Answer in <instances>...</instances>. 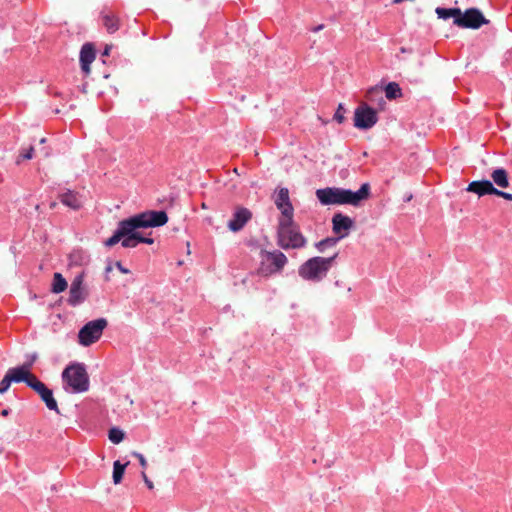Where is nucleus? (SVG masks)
<instances>
[{"mask_svg": "<svg viewBox=\"0 0 512 512\" xmlns=\"http://www.w3.org/2000/svg\"><path fill=\"white\" fill-rule=\"evenodd\" d=\"M167 222L168 216L165 211H145L139 213L121 220L113 235L104 244L106 247H112L121 242L124 248H135L140 243L153 244L154 240L152 238L142 236L137 230L140 228L160 227Z\"/></svg>", "mask_w": 512, "mask_h": 512, "instance_id": "f257e3e1", "label": "nucleus"}, {"mask_svg": "<svg viewBox=\"0 0 512 512\" xmlns=\"http://www.w3.org/2000/svg\"><path fill=\"white\" fill-rule=\"evenodd\" d=\"M316 197L322 205H352L359 206L370 197L369 183H363L357 191L340 187H326L316 190Z\"/></svg>", "mask_w": 512, "mask_h": 512, "instance_id": "f03ea898", "label": "nucleus"}, {"mask_svg": "<svg viewBox=\"0 0 512 512\" xmlns=\"http://www.w3.org/2000/svg\"><path fill=\"white\" fill-rule=\"evenodd\" d=\"M276 238L277 245L284 250L303 248L307 243L299 226L290 217L279 218Z\"/></svg>", "mask_w": 512, "mask_h": 512, "instance_id": "7ed1b4c3", "label": "nucleus"}, {"mask_svg": "<svg viewBox=\"0 0 512 512\" xmlns=\"http://www.w3.org/2000/svg\"><path fill=\"white\" fill-rule=\"evenodd\" d=\"M337 257L338 252L330 257H312L300 265L298 274L304 280L319 282L326 277Z\"/></svg>", "mask_w": 512, "mask_h": 512, "instance_id": "20e7f679", "label": "nucleus"}, {"mask_svg": "<svg viewBox=\"0 0 512 512\" xmlns=\"http://www.w3.org/2000/svg\"><path fill=\"white\" fill-rule=\"evenodd\" d=\"M64 389L71 393H83L89 389V376L83 363L68 365L62 372Z\"/></svg>", "mask_w": 512, "mask_h": 512, "instance_id": "39448f33", "label": "nucleus"}, {"mask_svg": "<svg viewBox=\"0 0 512 512\" xmlns=\"http://www.w3.org/2000/svg\"><path fill=\"white\" fill-rule=\"evenodd\" d=\"M259 256L260 262L256 274L264 278L280 274L288 263L286 255L280 250L267 251L262 249Z\"/></svg>", "mask_w": 512, "mask_h": 512, "instance_id": "423d86ee", "label": "nucleus"}, {"mask_svg": "<svg viewBox=\"0 0 512 512\" xmlns=\"http://www.w3.org/2000/svg\"><path fill=\"white\" fill-rule=\"evenodd\" d=\"M107 325L106 318H98L87 322L78 332L79 344L88 347L97 342Z\"/></svg>", "mask_w": 512, "mask_h": 512, "instance_id": "0eeeda50", "label": "nucleus"}, {"mask_svg": "<svg viewBox=\"0 0 512 512\" xmlns=\"http://www.w3.org/2000/svg\"><path fill=\"white\" fill-rule=\"evenodd\" d=\"M85 272L77 274L71 281L67 303L71 307L83 304L89 297V290L84 284Z\"/></svg>", "mask_w": 512, "mask_h": 512, "instance_id": "6e6552de", "label": "nucleus"}, {"mask_svg": "<svg viewBox=\"0 0 512 512\" xmlns=\"http://www.w3.org/2000/svg\"><path fill=\"white\" fill-rule=\"evenodd\" d=\"M377 121L378 115L376 110L366 103L360 104L354 111V126L358 129H370Z\"/></svg>", "mask_w": 512, "mask_h": 512, "instance_id": "1a4fd4ad", "label": "nucleus"}, {"mask_svg": "<svg viewBox=\"0 0 512 512\" xmlns=\"http://www.w3.org/2000/svg\"><path fill=\"white\" fill-rule=\"evenodd\" d=\"M455 25L463 28L478 29L482 25L487 24L483 14L476 8L467 9L464 14L460 12L459 17L453 21Z\"/></svg>", "mask_w": 512, "mask_h": 512, "instance_id": "9d476101", "label": "nucleus"}, {"mask_svg": "<svg viewBox=\"0 0 512 512\" xmlns=\"http://www.w3.org/2000/svg\"><path fill=\"white\" fill-rule=\"evenodd\" d=\"M467 191L473 192L480 197L493 194L506 200L512 201V193L497 189L490 180L472 181L469 183Z\"/></svg>", "mask_w": 512, "mask_h": 512, "instance_id": "9b49d317", "label": "nucleus"}, {"mask_svg": "<svg viewBox=\"0 0 512 512\" xmlns=\"http://www.w3.org/2000/svg\"><path fill=\"white\" fill-rule=\"evenodd\" d=\"M30 388L40 396L41 400L45 403L49 410L55 411L57 414L60 413L57 401L53 396V391L48 388L42 381L36 378L35 381L31 383Z\"/></svg>", "mask_w": 512, "mask_h": 512, "instance_id": "f8f14e48", "label": "nucleus"}, {"mask_svg": "<svg viewBox=\"0 0 512 512\" xmlns=\"http://www.w3.org/2000/svg\"><path fill=\"white\" fill-rule=\"evenodd\" d=\"M274 203L281 212L280 218L294 217V208L290 201L289 190L287 188L282 187L277 191L274 197Z\"/></svg>", "mask_w": 512, "mask_h": 512, "instance_id": "ddd939ff", "label": "nucleus"}, {"mask_svg": "<svg viewBox=\"0 0 512 512\" xmlns=\"http://www.w3.org/2000/svg\"><path fill=\"white\" fill-rule=\"evenodd\" d=\"M353 226L354 221L347 215L335 213L332 217V230L338 235L339 240L346 237Z\"/></svg>", "mask_w": 512, "mask_h": 512, "instance_id": "4468645a", "label": "nucleus"}, {"mask_svg": "<svg viewBox=\"0 0 512 512\" xmlns=\"http://www.w3.org/2000/svg\"><path fill=\"white\" fill-rule=\"evenodd\" d=\"M28 365H21L8 369L7 375L13 383L24 382L30 388L31 383L37 378L31 371L27 370Z\"/></svg>", "mask_w": 512, "mask_h": 512, "instance_id": "2eb2a0df", "label": "nucleus"}, {"mask_svg": "<svg viewBox=\"0 0 512 512\" xmlns=\"http://www.w3.org/2000/svg\"><path fill=\"white\" fill-rule=\"evenodd\" d=\"M251 218L252 213L249 209L245 207H238L233 213V216L227 226L232 232H238L244 228Z\"/></svg>", "mask_w": 512, "mask_h": 512, "instance_id": "dca6fc26", "label": "nucleus"}, {"mask_svg": "<svg viewBox=\"0 0 512 512\" xmlns=\"http://www.w3.org/2000/svg\"><path fill=\"white\" fill-rule=\"evenodd\" d=\"M96 57L95 48L91 43H85L80 50L81 69L85 74L90 73V64Z\"/></svg>", "mask_w": 512, "mask_h": 512, "instance_id": "f3484780", "label": "nucleus"}, {"mask_svg": "<svg viewBox=\"0 0 512 512\" xmlns=\"http://www.w3.org/2000/svg\"><path fill=\"white\" fill-rule=\"evenodd\" d=\"M101 19L104 27L109 34H113L120 28V19L112 11L103 10L101 12Z\"/></svg>", "mask_w": 512, "mask_h": 512, "instance_id": "a211bd4d", "label": "nucleus"}, {"mask_svg": "<svg viewBox=\"0 0 512 512\" xmlns=\"http://www.w3.org/2000/svg\"><path fill=\"white\" fill-rule=\"evenodd\" d=\"M61 203L73 210H78L82 207V201L77 192L67 190L59 195Z\"/></svg>", "mask_w": 512, "mask_h": 512, "instance_id": "6ab92c4d", "label": "nucleus"}, {"mask_svg": "<svg viewBox=\"0 0 512 512\" xmlns=\"http://www.w3.org/2000/svg\"><path fill=\"white\" fill-rule=\"evenodd\" d=\"M492 183L500 188L509 187L508 172L504 168H496L491 173Z\"/></svg>", "mask_w": 512, "mask_h": 512, "instance_id": "aec40b11", "label": "nucleus"}, {"mask_svg": "<svg viewBox=\"0 0 512 512\" xmlns=\"http://www.w3.org/2000/svg\"><path fill=\"white\" fill-rule=\"evenodd\" d=\"M67 286V281L63 277V275L59 272L54 273L51 291L55 294H59L61 292H64L67 289Z\"/></svg>", "mask_w": 512, "mask_h": 512, "instance_id": "412c9836", "label": "nucleus"}, {"mask_svg": "<svg viewBox=\"0 0 512 512\" xmlns=\"http://www.w3.org/2000/svg\"><path fill=\"white\" fill-rule=\"evenodd\" d=\"M460 11L461 10L459 8H442V7L436 8V14L438 15V18L444 19V20H447L450 18H453L455 20L456 17H459Z\"/></svg>", "mask_w": 512, "mask_h": 512, "instance_id": "4be33fe9", "label": "nucleus"}, {"mask_svg": "<svg viewBox=\"0 0 512 512\" xmlns=\"http://www.w3.org/2000/svg\"><path fill=\"white\" fill-rule=\"evenodd\" d=\"M128 464H129V462L122 464L119 460H116L113 463L112 477H113L114 484H119L121 482L124 472H125V468L127 467Z\"/></svg>", "mask_w": 512, "mask_h": 512, "instance_id": "5701e85b", "label": "nucleus"}, {"mask_svg": "<svg viewBox=\"0 0 512 512\" xmlns=\"http://www.w3.org/2000/svg\"><path fill=\"white\" fill-rule=\"evenodd\" d=\"M385 95L387 99H396L402 96V90L398 83L390 82L385 87Z\"/></svg>", "mask_w": 512, "mask_h": 512, "instance_id": "b1692460", "label": "nucleus"}, {"mask_svg": "<svg viewBox=\"0 0 512 512\" xmlns=\"http://www.w3.org/2000/svg\"><path fill=\"white\" fill-rule=\"evenodd\" d=\"M339 238L336 237H327L319 242L315 243V248L319 253H324L328 248L336 246Z\"/></svg>", "mask_w": 512, "mask_h": 512, "instance_id": "393cba45", "label": "nucleus"}, {"mask_svg": "<svg viewBox=\"0 0 512 512\" xmlns=\"http://www.w3.org/2000/svg\"><path fill=\"white\" fill-rule=\"evenodd\" d=\"M124 436V432L117 427L111 428L108 433L109 440L114 444H119L121 441H123Z\"/></svg>", "mask_w": 512, "mask_h": 512, "instance_id": "a878e982", "label": "nucleus"}, {"mask_svg": "<svg viewBox=\"0 0 512 512\" xmlns=\"http://www.w3.org/2000/svg\"><path fill=\"white\" fill-rule=\"evenodd\" d=\"M33 155H34V147L33 146H29L28 148H23L20 151L19 159H17L16 163L19 164L20 159L30 160L33 158Z\"/></svg>", "mask_w": 512, "mask_h": 512, "instance_id": "bb28decb", "label": "nucleus"}, {"mask_svg": "<svg viewBox=\"0 0 512 512\" xmlns=\"http://www.w3.org/2000/svg\"><path fill=\"white\" fill-rule=\"evenodd\" d=\"M11 383V379L6 374L4 378L0 381V394L5 393L9 389Z\"/></svg>", "mask_w": 512, "mask_h": 512, "instance_id": "cd10ccee", "label": "nucleus"}, {"mask_svg": "<svg viewBox=\"0 0 512 512\" xmlns=\"http://www.w3.org/2000/svg\"><path fill=\"white\" fill-rule=\"evenodd\" d=\"M344 108H343V105L342 104H339L335 114H334V119L338 122V123H342L345 119L344 117Z\"/></svg>", "mask_w": 512, "mask_h": 512, "instance_id": "c85d7f7f", "label": "nucleus"}, {"mask_svg": "<svg viewBox=\"0 0 512 512\" xmlns=\"http://www.w3.org/2000/svg\"><path fill=\"white\" fill-rule=\"evenodd\" d=\"M132 456L136 457L139 461V464L141 465V467L143 469H145L147 467V461L144 457L143 454L139 453V452H132Z\"/></svg>", "mask_w": 512, "mask_h": 512, "instance_id": "c756f323", "label": "nucleus"}, {"mask_svg": "<svg viewBox=\"0 0 512 512\" xmlns=\"http://www.w3.org/2000/svg\"><path fill=\"white\" fill-rule=\"evenodd\" d=\"M37 359V354L36 353H33L31 355H28L27 356V361L23 364V365H28L27 367V370L30 371L34 362L36 361Z\"/></svg>", "mask_w": 512, "mask_h": 512, "instance_id": "7c9ffc66", "label": "nucleus"}, {"mask_svg": "<svg viewBox=\"0 0 512 512\" xmlns=\"http://www.w3.org/2000/svg\"><path fill=\"white\" fill-rule=\"evenodd\" d=\"M141 476H142V479L145 482L147 488L152 490L154 488L153 482L148 478V476L146 475V473L144 471L141 473Z\"/></svg>", "mask_w": 512, "mask_h": 512, "instance_id": "2f4dec72", "label": "nucleus"}, {"mask_svg": "<svg viewBox=\"0 0 512 512\" xmlns=\"http://www.w3.org/2000/svg\"><path fill=\"white\" fill-rule=\"evenodd\" d=\"M380 92H381V90H380V89H378L377 87H372V88H370V89L367 91L366 97H367L369 100H372V99H373V96H374L375 94L380 93Z\"/></svg>", "mask_w": 512, "mask_h": 512, "instance_id": "473e14b6", "label": "nucleus"}, {"mask_svg": "<svg viewBox=\"0 0 512 512\" xmlns=\"http://www.w3.org/2000/svg\"><path fill=\"white\" fill-rule=\"evenodd\" d=\"M117 268L119 269L120 272H122L123 274H127L129 273V270L125 267L122 266V264L120 262L117 263Z\"/></svg>", "mask_w": 512, "mask_h": 512, "instance_id": "72a5a7b5", "label": "nucleus"}, {"mask_svg": "<svg viewBox=\"0 0 512 512\" xmlns=\"http://www.w3.org/2000/svg\"><path fill=\"white\" fill-rule=\"evenodd\" d=\"M323 28H324V25L323 24H319V25L313 27L311 30H312V32L316 33V32L321 31Z\"/></svg>", "mask_w": 512, "mask_h": 512, "instance_id": "f704fd0d", "label": "nucleus"}, {"mask_svg": "<svg viewBox=\"0 0 512 512\" xmlns=\"http://www.w3.org/2000/svg\"><path fill=\"white\" fill-rule=\"evenodd\" d=\"M8 414H9V410H8V409H4V410H2V412H1V415H2V416H7Z\"/></svg>", "mask_w": 512, "mask_h": 512, "instance_id": "c9c22d12", "label": "nucleus"}, {"mask_svg": "<svg viewBox=\"0 0 512 512\" xmlns=\"http://www.w3.org/2000/svg\"><path fill=\"white\" fill-rule=\"evenodd\" d=\"M55 207H56V203H55V202H52V203L50 204V208H52V209H53V208H55Z\"/></svg>", "mask_w": 512, "mask_h": 512, "instance_id": "e433bc0d", "label": "nucleus"}, {"mask_svg": "<svg viewBox=\"0 0 512 512\" xmlns=\"http://www.w3.org/2000/svg\"><path fill=\"white\" fill-rule=\"evenodd\" d=\"M45 142H46V138H42V139L40 140V143H41V144H44Z\"/></svg>", "mask_w": 512, "mask_h": 512, "instance_id": "4c0bfd02", "label": "nucleus"}, {"mask_svg": "<svg viewBox=\"0 0 512 512\" xmlns=\"http://www.w3.org/2000/svg\"><path fill=\"white\" fill-rule=\"evenodd\" d=\"M43 155H44L45 157H47V156L49 155V152H48V151H43Z\"/></svg>", "mask_w": 512, "mask_h": 512, "instance_id": "58836bf2", "label": "nucleus"}, {"mask_svg": "<svg viewBox=\"0 0 512 512\" xmlns=\"http://www.w3.org/2000/svg\"><path fill=\"white\" fill-rule=\"evenodd\" d=\"M335 285H336V286H340L339 281H336V282H335Z\"/></svg>", "mask_w": 512, "mask_h": 512, "instance_id": "ea45409f", "label": "nucleus"}]
</instances>
